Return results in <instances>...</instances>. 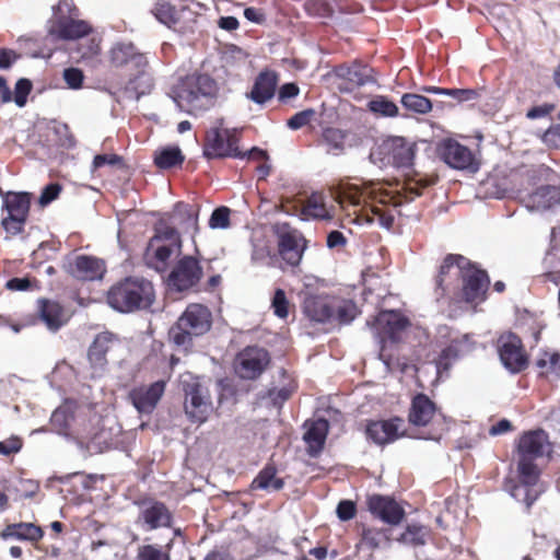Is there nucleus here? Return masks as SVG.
Segmentation results:
<instances>
[{"label":"nucleus","mask_w":560,"mask_h":560,"mask_svg":"<svg viewBox=\"0 0 560 560\" xmlns=\"http://www.w3.org/2000/svg\"><path fill=\"white\" fill-rule=\"evenodd\" d=\"M431 180L419 178L411 179L407 184L410 196H404L398 190L384 187L381 183H371L363 188L357 185H342L335 194L337 203L346 210L349 206L360 208L358 220L366 223H377L380 226L389 230L395 218L400 213L399 207L405 201H410L415 196L420 195L419 186L427 187Z\"/></svg>","instance_id":"1"},{"label":"nucleus","mask_w":560,"mask_h":560,"mask_svg":"<svg viewBox=\"0 0 560 560\" xmlns=\"http://www.w3.org/2000/svg\"><path fill=\"white\" fill-rule=\"evenodd\" d=\"M217 83L207 74H190L180 79L170 91L179 110L199 115L214 103Z\"/></svg>","instance_id":"2"},{"label":"nucleus","mask_w":560,"mask_h":560,"mask_svg":"<svg viewBox=\"0 0 560 560\" xmlns=\"http://www.w3.org/2000/svg\"><path fill=\"white\" fill-rule=\"evenodd\" d=\"M109 60L115 68H125L132 77L127 90L132 92L136 98L150 92L152 78L147 71L148 60L138 51L132 43L118 42L109 50Z\"/></svg>","instance_id":"3"},{"label":"nucleus","mask_w":560,"mask_h":560,"mask_svg":"<svg viewBox=\"0 0 560 560\" xmlns=\"http://www.w3.org/2000/svg\"><path fill=\"white\" fill-rule=\"evenodd\" d=\"M154 301V289L143 278L129 277L114 284L107 292L108 305L120 313L144 310Z\"/></svg>","instance_id":"4"},{"label":"nucleus","mask_w":560,"mask_h":560,"mask_svg":"<svg viewBox=\"0 0 560 560\" xmlns=\"http://www.w3.org/2000/svg\"><path fill=\"white\" fill-rule=\"evenodd\" d=\"M551 444L545 431L524 433L517 445V474L525 482L538 481L539 469L536 460L551 454Z\"/></svg>","instance_id":"5"},{"label":"nucleus","mask_w":560,"mask_h":560,"mask_svg":"<svg viewBox=\"0 0 560 560\" xmlns=\"http://www.w3.org/2000/svg\"><path fill=\"white\" fill-rule=\"evenodd\" d=\"M180 252L182 242L177 230L160 223L156 226L155 235L147 246L144 261L148 267L163 272L167 269L171 259L179 256Z\"/></svg>","instance_id":"6"},{"label":"nucleus","mask_w":560,"mask_h":560,"mask_svg":"<svg viewBox=\"0 0 560 560\" xmlns=\"http://www.w3.org/2000/svg\"><path fill=\"white\" fill-rule=\"evenodd\" d=\"M211 327V313L201 304H190L170 329L171 340L185 349L191 343L192 336L206 334Z\"/></svg>","instance_id":"7"},{"label":"nucleus","mask_w":560,"mask_h":560,"mask_svg":"<svg viewBox=\"0 0 560 560\" xmlns=\"http://www.w3.org/2000/svg\"><path fill=\"white\" fill-rule=\"evenodd\" d=\"M75 9L68 0H61L54 7V18L50 21L48 35L58 39H75L89 34L90 25L74 19Z\"/></svg>","instance_id":"8"},{"label":"nucleus","mask_w":560,"mask_h":560,"mask_svg":"<svg viewBox=\"0 0 560 560\" xmlns=\"http://www.w3.org/2000/svg\"><path fill=\"white\" fill-rule=\"evenodd\" d=\"M185 392L184 410L190 421L203 423L213 411L209 390L197 378L183 380Z\"/></svg>","instance_id":"9"},{"label":"nucleus","mask_w":560,"mask_h":560,"mask_svg":"<svg viewBox=\"0 0 560 560\" xmlns=\"http://www.w3.org/2000/svg\"><path fill=\"white\" fill-rule=\"evenodd\" d=\"M407 325L408 320L400 313L395 311L381 312L375 318L373 327L381 342L378 357L387 369H389L390 360L385 353V343L387 340L390 342L397 341L399 334Z\"/></svg>","instance_id":"10"},{"label":"nucleus","mask_w":560,"mask_h":560,"mask_svg":"<svg viewBox=\"0 0 560 560\" xmlns=\"http://www.w3.org/2000/svg\"><path fill=\"white\" fill-rule=\"evenodd\" d=\"M278 250L281 258L290 266H298L306 248V242L301 232L288 224L277 225Z\"/></svg>","instance_id":"11"},{"label":"nucleus","mask_w":560,"mask_h":560,"mask_svg":"<svg viewBox=\"0 0 560 560\" xmlns=\"http://www.w3.org/2000/svg\"><path fill=\"white\" fill-rule=\"evenodd\" d=\"M237 136L234 130L213 129L207 136V145L205 153L213 158H243L244 154L238 150Z\"/></svg>","instance_id":"12"},{"label":"nucleus","mask_w":560,"mask_h":560,"mask_svg":"<svg viewBox=\"0 0 560 560\" xmlns=\"http://www.w3.org/2000/svg\"><path fill=\"white\" fill-rule=\"evenodd\" d=\"M498 349L501 362L512 373L521 372L526 368L527 359L522 341L515 334H503L499 339Z\"/></svg>","instance_id":"13"},{"label":"nucleus","mask_w":560,"mask_h":560,"mask_svg":"<svg viewBox=\"0 0 560 560\" xmlns=\"http://www.w3.org/2000/svg\"><path fill=\"white\" fill-rule=\"evenodd\" d=\"M201 276L199 261L191 256H184L170 273L168 285L177 291H184L196 285Z\"/></svg>","instance_id":"14"},{"label":"nucleus","mask_w":560,"mask_h":560,"mask_svg":"<svg viewBox=\"0 0 560 560\" xmlns=\"http://www.w3.org/2000/svg\"><path fill=\"white\" fill-rule=\"evenodd\" d=\"M269 363L268 352L258 347L244 349L235 360V371L240 377L254 380L258 377Z\"/></svg>","instance_id":"15"},{"label":"nucleus","mask_w":560,"mask_h":560,"mask_svg":"<svg viewBox=\"0 0 560 560\" xmlns=\"http://www.w3.org/2000/svg\"><path fill=\"white\" fill-rule=\"evenodd\" d=\"M382 150L393 165L410 170L413 165L417 144L404 137H389L383 142Z\"/></svg>","instance_id":"16"},{"label":"nucleus","mask_w":560,"mask_h":560,"mask_svg":"<svg viewBox=\"0 0 560 560\" xmlns=\"http://www.w3.org/2000/svg\"><path fill=\"white\" fill-rule=\"evenodd\" d=\"M438 152L441 160L453 168L470 171L477 170L475 156L470 149L455 140H443L438 147Z\"/></svg>","instance_id":"17"},{"label":"nucleus","mask_w":560,"mask_h":560,"mask_svg":"<svg viewBox=\"0 0 560 560\" xmlns=\"http://www.w3.org/2000/svg\"><path fill=\"white\" fill-rule=\"evenodd\" d=\"M151 12L161 24L176 32H184L189 26L194 15L189 9L185 7L176 8L165 1L158 2Z\"/></svg>","instance_id":"18"},{"label":"nucleus","mask_w":560,"mask_h":560,"mask_svg":"<svg viewBox=\"0 0 560 560\" xmlns=\"http://www.w3.org/2000/svg\"><path fill=\"white\" fill-rule=\"evenodd\" d=\"M166 387L163 380L150 385L135 387L129 393V399L139 413H151L158 406Z\"/></svg>","instance_id":"19"},{"label":"nucleus","mask_w":560,"mask_h":560,"mask_svg":"<svg viewBox=\"0 0 560 560\" xmlns=\"http://www.w3.org/2000/svg\"><path fill=\"white\" fill-rule=\"evenodd\" d=\"M463 294L466 302L479 304L486 298L489 278L482 270L476 269L469 264L463 276Z\"/></svg>","instance_id":"20"},{"label":"nucleus","mask_w":560,"mask_h":560,"mask_svg":"<svg viewBox=\"0 0 560 560\" xmlns=\"http://www.w3.org/2000/svg\"><path fill=\"white\" fill-rule=\"evenodd\" d=\"M172 513L162 502L150 501L143 503L137 523L144 530H154L161 527H171Z\"/></svg>","instance_id":"21"},{"label":"nucleus","mask_w":560,"mask_h":560,"mask_svg":"<svg viewBox=\"0 0 560 560\" xmlns=\"http://www.w3.org/2000/svg\"><path fill=\"white\" fill-rule=\"evenodd\" d=\"M369 511L377 518L390 525H398L404 516V509L392 498L373 494L368 499Z\"/></svg>","instance_id":"22"},{"label":"nucleus","mask_w":560,"mask_h":560,"mask_svg":"<svg viewBox=\"0 0 560 560\" xmlns=\"http://www.w3.org/2000/svg\"><path fill=\"white\" fill-rule=\"evenodd\" d=\"M66 271L79 280L101 279L105 267L102 260L91 256H75L63 265Z\"/></svg>","instance_id":"23"},{"label":"nucleus","mask_w":560,"mask_h":560,"mask_svg":"<svg viewBox=\"0 0 560 560\" xmlns=\"http://www.w3.org/2000/svg\"><path fill=\"white\" fill-rule=\"evenodd\" d=\"M114 343L113 335L103 332L96 336L88 353L92 377H101L107 369L106 354Z\"/></svg>","instance_id":"24"},{"label":"nucleus","mask_w":560,"mask_h":560,"mask_svg":"<svg viewBox=\"0 0 560 560\" xmlns=\"http://www.w3.org/2000/svg\"><path fill=\"white\" fill-rule=\"evenodd\" d=\"M303 311L311 320L331 322L335 317L334 298L307 294L303 301Z\"/></svg>","instance_id":"25"},{"label":"nucleus","mask_w":560,"mask_h":560,"mask_svg":"<svg viewBox=\"0 0 560 560\" xmlns=\"http://www.w3.org/2000/svg\"><path fill=\"white\" fill-rule=\"evenodd\" d=\"M468 266L469 260L460 255L446 256L436 277V287L444 293L450 289L452 280L462 277Z\"/></svg>","instance_id":"26"},{"label":"nucleus","mask_w":560,"mask_h":560,"mask_svg":"<svg viewBox=\"0 0 560 560\" xmlns=\"http://www.w3.org/2000/svg\"><path fill=\"white\" fill-rule=\"evenodd\" d=\"M401 419L382 420L371 422L366 428V434L376 444L392 443L401 434Z\"/></svg>","instance_id":"27"},{"label":"nucleus","mask_w":560,"mask_h":560,"mask_svg":"<svg viewBox=\"0 0 560 560\" xmlns=\"http://www.w3.org/2000/svg\"><path fill=\"white\" fill-rule=\"evenodd\" d=\"M304 425L306 428L304 441L307 444L310 455L315 456L324 447L329 429L328 421L319 418L313 421H306Z\"/></svg>","instance_id":"28"},{"label":"nucleus","mask_w":560,"mask_h":560,"mask_svg":"<svg viewBox=\"0 0 560 560\" xmlns=\"http://www.w3.org/2000/svg\"><path fill=\"white\" fill-rule=\"evenodd\" d=\"M469 338L467 335L462 338L452 339L451 343L444 348L435 361L434 369L436 376L439 377L442 371H446L451 363L457 359L460 354L470 351L471 346L469 345Z\"/></svg>","instance_id":"29"},{"label":"nucleus","mask_w":560,"mask_h":560,"mask_svg":"<svg viewBox=\"0 0 560 560\" xmlns=\"http://www.w3.org/2000/svg\"><path fill=\"white\" fill-rule=\"evenodd\" d=\"M436 413L434 402L425 395H417L411 402L409 410V422L416 427H424Z\"/></svg>","instance_id":"30"},{"label":"nucleus","mask_w":560,"mask_h":560,"mask_svg":"<svg viewBox=\"0 0 560 560\" xmlns=\"http://www.w3.org/2000/svg\"><path fill=\"white\" fill-rule=\"evenodd\" d=\"M560 203V189L556 186H541L527 198L529 210L545 211Z\"/></svg>","instance_id":"31"},{"label":"nucleus","mask_w":560,"mask_h":560,"mask_svg":"<svg viewBox=\"0 0 560 560\" xmlns=\"http://www.w3.org/2000/svg\"><path fill=\"white\" fill-rule=\"evenodd\" d=\"M277 86V75L272 71H262L256 78L248 97L257 103L264 104L271 100L275 95Z\"/></svg>","instance_id":"32"},{"label":"nucleus","mask_w":560,"mask_h":560,"mask_svg":"<svg viewBox=\"0 0 560 560\" xmlns=\"http://www.w3.org/2000/svg\"><path fill=\"white\" fill-rule=\"evenodd\" d=\"M75 409L77 405L74 402L66 401L52 412L50 421L57 428L59 434L70 435L79 433L73 429Z\"/></svg>","instance_id":"33"},{"label":"nucleus","mask_w":560,"mask_h":560,"mask_svg":"<svg viewBox=\"0 0 560 560\" xmlns=\"http://www.w3.org/2000/svg\"><path fill=\"white\" fill-rule=\"evenodd\" d=\"M335 73L339 79L347 82V90L362 86L370 81V69L360 63H353L351 66L341 65L335 69Z\"/></svg>","instance_id":"34"},{"label":"nucleus","mask_w":560,"mask_h":560,"mask_svg":"<svg viewBox=\"0 0 560 560\" xmlns=\"http://www.w3.org/2000/svg\"><path fill=\"white\" fill-rule=\"evenodd\" d=\"M537 481L525 482L518 474V483L508 480L505 490L518 502H524L529 508L538 498L539 491L535 489Z\"/></svg>","instance_id":"35"},{"label":"nucleus","mask_w":560,"mask_h":560,"mask_svg":"<svg viewBox=\"0 0 560 560\" xmlns=\"http://www.w3.org/2000/svg\"><path fill=\"white\" fill-rule=\"evenodd\" d=\"M199 206L194 203L178 202L173 211L174 223L180 225L185 231H197Z\"/></svg>","instance_id":"36"},{"label":"nucleus","mask_w":560,"mask_h":560,"mask_svg":"<svg viewBox=\"0 0 560 560\" xmlns=\"http://www.w3.org/2000/svg\"><path fill=\"white\" fill-rule=\"evenodd\" d=\"M9 215L27 218L31 197L27 192H8L3 200Z\"/></svg>","instance_id":"37"},{"label":"nucleus","mask_w":560,"mask_h":560,"mask_svg":"<svg viewBox=\"0 0 560 560\" xmlns=\"http://www.w3.org/2000/svg\"><path fill=\"white\" fill-rule=\"evenodd\" d=\"M2 536L4 538H16L22 540L36 541L42 538L43 530L40 527L32 523H19L8 525L4 528Z\"/></svg>","instance_id":"38"},{"label":"nucleus","mask_w":560,"mask_h":560,"mask_svg":"<svg viewBox=\"0 0 560 560\" xmlns=\"http://www.w3.org/2000/svg\"><path fill=\"white\" fill-rule=\"evenodd\" d=\"M305 219L330 220L334 214L327 209L322 194H313L302 208Z\"/></svg>","instance_id":"39"},{"label":"nucleus","mask_w":560,"mask_h":560,"mask_svg":"<svg viewBox=\"0 0 560 560\" xmlns=\"http://www.w3.org/2000/svg\"><path fill=\"white\" fill-rule=\"evenodd\" d=\"M40 317L50 330L59 329L65 323L63 310L57 302L42 301Z\"/></svg>","instance_id":"40"},{"label":"nucleus","mask_w":560,"mask_h":560,"mask_svg":"<svg viewBox=\"0 0 560 560\" xmlns=\"http://www.w3.org/2000/svg\"><path fill=\"white\" fill-rule=\"evenodd\" d=\"M282 487L283 480L276 477V468L272 466L265 467L252 482L253 489L266 491H278Z\"/></svg>","instance_id":"41"},{"label":"nucleus","mask_w":560,"mask_h":560,"mask_svg":"<svg viewBox=\"0 0 560 560\" xmlns=\"http://www.w3.org/2000/svg\"><path fill=\"white\" fill-rule=\"evenodd\" d=\"M536 366L544 375L555 374L560 377V352L552 350L540 351L536 359Z\"/></svg>","instance_id":"42"},{"label":"nucleus","mask_w":560,"mask_h":560,"mask_svg":"<svg viewBox=\"0 0 560 560\" xmlns=\"http://www.w3.org/2000/svg\"><path fill=\"white\" fill-rule=\"evenodd\" d=\"M310 14L319 18H330L336 12L345 10L343 0H314L307 4Z\"/></svg>","instance_id":"43"},{"label":"nucleus","mask_w":560,"mask_h":560,"mask_svg":"<svg viewBox=\"0 0 560 560\" xmlns=\"http://www.w3.org/2000/svg\"><path fill=\"white\" fill-rule=\"evenodd\" d=\"M173 548V539H170L164 548L158 545H143L139 547L138 560H171L170 551Z\"/></svg>","instance_id":"44"},{"label":"nucleus","mask_w":560,"mask_h":560,"mask_svg":"<svg viewBox=\"0 0 560 560\" xmlns=\"http://www.w3.org/2000/svg\"><path fill=\"white\" fill-rule=\"evenodd\" d=\"M184 155L178 147H167L156 151L154 162L160 168H171L182 164Z\"/></svg>","instance_id":"45"},{"label":"nucleus","mask_w":560,"mask_h":560,"mask_svg":"<svg viewBox=\"0 0 560 560\" xmlns=\"http://www.w3.org/2000/svg\"><path fill=\"white\" fill-rule=\"evenodd\" d=\"M346 132L337 128H326L323 131L322 142L326 145L327 152L339 154L345 149Z\"/></svg>","instance_id":"46"},{"label":"nucleus","mask_w":560,"mask_h":560,"mask_svg":"<svg viewBox=\"0 0 560 560\" xmlns=\"http://www.w3.org/2000/svg\"><path fill=\"white\" fill-rule=\"evenodd\" d=\"M334 313L332 320L337 319L341 324H349L357 317L359 311L353 301L334 298Z\"/></svg>","instance_id":"47"},{"label":"nucleus","mask_w":560,"mask_h":560,"mask_svg":"<svg viewBox=\"0 0 560 560\" xmlns=\"http://www.w3.org/2000/svg\"><path fill=\"white\" fill-rule=\"evenodd\" d=\"M429 530L427 527L418 524H410L399 537V541L408 546H423L427 541Z\"/></svg>","instance_id":"48"},{"label":"nucleus","mask_w":560,"mask_h":560,"mask_svg":"<svg viewBox=\"0 0 560 560\" xmlns=\"http://www.w3.org/2000/svg\"><path fill=\"white\" fill-rule=\"evenodd\" d=\"M402 106L417 114H428L432 109V103L429 98L420 94L406 93L401 96Z\"/></svg>","instance_id":"49"},{"label":"nucleus","mask_w":560,"mask_h":560,"mask_svg":"<svg viewBox=\"0 0 560 560\" xmlns=\"http://www.w3.org/2000/svg\"><path fill=\"white\" fill-rule=\"evenodd\" d=\"M370 109L384 117H395L398 114V107L395 103L385 97H378L370 103Z\"/></svg>","instance_id":"50"},{"label":"nucleus","mask_w":560,"mask_h":560,"mask_svg":"<svg viewBox=\"0 0 560 560\" xmlns=\"http://www.w3.org/2000/svg\"><path fill=\"white\" fill-rule=\"evenodd\" d=\"M289 306L290 303L287 299L285 292L282 289H277L271 300V308L273 310L275 315L282 319L287 318L289 315Z\"/></svg>","instance_id":"51"},{"label":"nucleus","mask_w":560,"mask_h":560,"mask_svg":"<svg viewBox=\"0 0 560 560\" xmlns=\"http://www.w3.org/2000/svg\"><path fill=\"white\" fill-rule=\"evenodd\" d=\"M385 539L386 536L382 530L375 528H365L362 532L361 542L371 549H376Z\"/></svg>","instance_id":"52"},{"label":"nucleus","mask_w":560,"mask_h":560,"mask_svg":"<svg viewBox=\"0 0 560 560\" xmlns=\"http://www.w3.org/2000/svg\"><path fill=\"white\" fill-rule=\"evenodd\" d=\"M230 225V209L228 207L217 208L209 220L211 229H226Z\"/></svg>","instance_id":"53"},{"label":"nucleus","mask_w":560,"mask_h":560,"mask_svg":"<svg viewBox=\"0 0 560 560\" xmlns=\"http://www.w3.org/2000/svg\"><path fill=\"white\" fill-rule=\"evenodd\" d=\"M32 90V82L28 79H20L14 89V103L19 107H23L26 104L27 95Z\"/></svg>","instance_id":"54"},{"label":"nucleus","mask_w":560,"mask_h":560,"mask_svg":"<svg viewBox=\"0 0 560 560\" xmlns=\"http://www.w3.org/2000/svg\"><path fill=\"white\" fill-rule=\"evenodd\" d=\"M26 222V219L9 215L3 218L1 221V225L10 236H15L20 234L23 231L24 224Z\"/></svg>","instance_id":"55"},{"label":"nucleus","mask_w":560,"mask_h":560,"mask_svg":"<svg viewBox=\"0 0 560 560\" xmlns=\"http://www.w3.org/2000/svg\"><path fill=\"white\" fill-rule=\"evenodd\" d=\"M315 116L314 109H305L302 112L296 113L288 120V127L296 130L304 126H306L312 118Z\"/></svg>","instance_id":"56"},{"label":"nucleus","mask_w":560,"mask_h":560,"mask_svg":"<svg viewBox=\"0 0 560 560\" xmlns=\"http://www.w3.org/2000/svg\"><path fill=\"white\" fill-rule=\"evenodd\" d=\"M19 43L22 47H24V51H22V55L32 57V58H50L51 57V50L49 51H43L38 49H33L32 45H35V40L32 38H20Z\"/></svg>","instance_id":"57"},{"label":"nucleus","mask_w":560,"mask_h":560,"mask_svg":"<svg viewBox=\"0 0 560 560\" xmlns=\"http://www.w3.org/2000/svg\"><path fill=\"white\" fill-rule=\"evenodd\" d=\"M542 141L548 147L560 149V124L548 128L542 136Z\"/></svg>","instance_id":"58"},{"label":"nucleus","mask_w":560,"mask_h":560,"mask_svg":"<svg viewBox=\"0 0 560 560\" xmlns=\"http://www.w3.org/2000/svg\"><path fill=\"white\" fill-rule=\"evenodd\" d=\"M63 79L69 88L79 89L83 82V73L77 68H69L63 71Z\"/></svg>","instance_id":"59"},{"label":"nucleus","mask_w":560,"mask_h":560,"mask_svg":"<svg viewBox=\"0 0 560 560\" xmlns=\"http://www.w3.org/2000/svg\"><path fill=\"white\" fill-rule=\"evenodd\" d=\"M22 448V441L18 436H12L5 441L0 442V454L1 455H11L20 452Z\"/></svg>","instance_id":"60"},{"label":"nucleus","mask_w":560,"mask_h":560,"mask_svg":"<svg viewBox=\"0 0 560 560\" xmlns=\"http://www.w3.org/2000/svg\"><path fill=\"white\" fill-rule=\"evenodd\" d=\"M336 512L341 521H349L355 515V505L352 501L343 500L339 502Z\"/></svg>","instance_id":"61"},{"label":"nucleus","mask_w":560,"mask_h":560,"mask_svg":"<svg viewBox=\"0 0 560 560\" xmlns=\"http://www.w3.org/2000/svg\"><path fill=\"white\" fill-rule=\"evenodd\" d=\"M61 190V187L58 184H50L46 186L39 197V203L42 206H46L50 203L52 200H55L59 192Z\"/></svg>","instance_id":"62"},{"label":"nucleus","mask_w":560,"mask_h":560,"mask_svg":"<svg viewBox=\"0 0 560 560\" xmlns=\"http://www.w3.org/2000/svg\"><path fill=\"white\" fill-rule=\"evenodd\" d=\"M459 102L472 101L478 96L477 91L470 89H450V95Z\"/></svg>","instance_id":"63"},{"label":"nucleus","mask_w":560,"mask_h":560,"mask_svg":"<svg viewBox=\"0 0 560 560\" xmlns=\"http://www.w3.org/2000/svg\"><path fill=\"white\" fill-rule=\"evenodd\" d=\"M292 387H281L270 392V397L275 405L281 406L292 394Z\"/></svg>","instance_id":"64"}]
</instances>
